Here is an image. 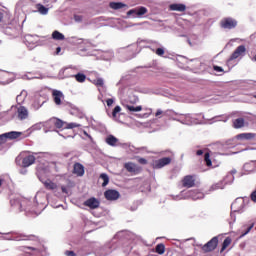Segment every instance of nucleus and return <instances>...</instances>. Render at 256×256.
I'll return each instance as SVG.
<instances>
[{"instance_id":"obj_37","label":"nucleus","mask_w":256,"mask_h":256,"mask_svg":"<svg viewBox=\"0 0 256 256\" xmlns=\"http://www.w3.org/2000/svg\"><path fill=\"white\" fill-rule=\"evenodd\" d=\"M137 162L140 164V165H147V159L145 158H141V157H138L137 159Z\"/></svg>"},{"instance_id":"obj_12","label":"nucleus","mask_w":256,"mask_h":256,"mask_svg":"<svg viewBox=\"0 0 256 256\" xmlns=\"http://www.w3.org/2000/svg\"><path fill=\"white\" fill-rule=\"evenodd\" d=\"M17 118L19 121H25V119L29 118V110H27L25 106H19L17 108Z\"/></svg>"},{"instance_id":"obj_52","label":"nucleus","mask_w":256,"mask_h":256,"mask_svg":"<svg viewBox=\"0 0 256 256\" xmlns=\"http://www.w3.org/2000/svg\"><path fill=\"white\" fill-rule=\"evenodd\" d=\"M252 61L256 62V54L254 55V57L252 58Z\"/></svg>"},{"instance_id":"obj_26","label":"nucleus","mask_w":256,"mask_h":256,"mask_svg":"<svg viewBox=\"0 0 256 256\" xmlns=\"http://www.w3.org/2000/svg\"><path fill=\"white\" fill-rule=\"evenodd\" d=\"M9 21V14L7 12H3L0 10V23H4V25H7Z\"/></svg>"},{"instance_id":"obj_40","label":"nucleus","mask_w":256,"mask_h":256,"mask_svg":"<svg viewBox=\"0 0 256 256\" xmlns=\"http://www.w3.org/2000/svg\"><path fill=\"white\" fill-rule=\"evenodd\" d=\"M23 237H25L24 241H31L33 239H37V236L35 235H29V236H23Z\"/></svg>"},{"instance_id":"obj_3","label":"nucleus","mask_w":256,"mask_h":256,"mask_svg":"<svg viewBox=\"0 0 256 256\" xmlns=\"http://www.w3.org/2000/svg\"><path fill=\"white\" fill-rule=\"evenodd\" d=\"M4 33L10 37H17V35H19V24L15 21L8 23V25L4 27Z\"/></svg>"},{"instance_id":"obj_10","label":"nucleus","mask_w":256,"mask_h":256,"mask_svg":"<svg viewBox=\"0 0 256 256\" xmlns=\"http://www.w3.org/2000/svg\"><path fill=\"white\" fill-rule=\"evenodd\" d=\"M171 164L170 157H164L156 160L153 164L154 169H163V167Z\"/></svg>"},{"instance_id":"obj_48","label":"nucleus","mask_w":256,"mask_h":256,"mask_svg":"<svg viewBox=\"0 0 256 256\" xmlns=\"http://www.w3.org/2000/svg\"><path fill=\"white\" fill-rule=\"evenodd\" d=\"M83 134H84L86 137L91 138V135H89V133H87V131H83Z\"/></svg>"},{"instance_id":"obj_45","label":"nucleus","mask_w":256,"mask_h":256,"mask_svg":"<svg viewBox=\"0 0 256 256\" xmlns=\"http://www.w3.org/2000/svg\"><path fill=\"white\" fill-rule=\"evenodd\" d=\"M196 155H197L198 157H201V155H203V150H197V151H196Z\"/></svg>"},{"instance_id":"obj_16","label":"nucleus","mask_w":256,"mask_h":256,"mask_svg":"<svg viewBox=\"0 0 256 256\" xmlns=\"http://www.w3.org/2000/svg\"><path fill=\"white\" fill-rule=\"evenodd\" d=\"M52 97L55 105H61V99H63V92L59 90H53Z\"/></svg>"},{"instance_id":"obj_17","label":"nucleus","mask_w":256,"mask_h":256,"mask_svg":"<svg viewBox=\"0 0 256 256\" xmlns=\"http://www.w3.org/2000/svg\"><path fill=\"white\" fill-rule=\"evenodd\" d=\"M35 163V156L28 155L22 159V167H31Z\"/></svg>"},{"instance_id":"obj_55","label":"nucleus","mask_w":256,"mask_h":256,"mask_svg":"<svg viewBox=\"0 0 256 256\" xmlns=\"http://www.w3.org/2000/svg\"><path fill=\"white\" fill-rule=\"evenodd\" d=\"M254 98L256 99V95L254 96Z\"/></svg>"},{"instance_id":"obj_36","label":"nucleus","mask_w":256,"mask_h":256,"mask_svg":"<svg viewBox=\"0 0 256 256\" xmlns=\"http://www.w3.org/2000/svg\"><path fill=\"white\" fill-rule=\"evenodd\" d=\"M213 69H214V71H216V73H225V70H223V67L214 65Z\"/></svg>"},{"instance_id":"obj_14","label":"nucleus","mask_w":256,"mask_h":256,"mask_svg":"<svg viewBox=\"0 0 256 256\" xmlns=\"http://www.w3.org/2000/svg\"><path fill=\"white\" fill-rule=\"evenodd\" d=\"M72 173L77 175V177H83L85 175V166L79 162L74 163Z\"/></svg>"},{"instance_id":"obj_39","label":"nucleus","mask_w":256,"mask_h":256,"mask_svg":"<svg viewBox=\"0 0 256 256\" xmlns=\"http://www.w3.org/2000/svg\"><path fill=\"white\" fill-rule=\"evenodd\" d=\"M254 225L251 224L250 226H248V228L246 229V231L242 234V237H245V235H247L248 233L251 232V229H253Z\"/></svg>"},{"instance_id":"obj_44","label":"nucleus","mask_w":256,"mask_h":256,"mask_svg":"<svg viewBox=\"0 0 256 256\" xmlns=\"http://www.w3.org/2000/svg\"><path fill=\"white\" fill-rule=\"evenodd\" d=\"M159 115H163V111H162V110H157V111H156L155 116H156V117H159Z\"/></svg>"},{"instance_id":"obj_29","label":"nucleus","mask_w":256,"mask_h":256,"mask_svg":"<svg viewBox=\"0 0 256 256\" xmlns=\"http://www.w3.org/2000/svg\"><path fill=\"white\" fill-rule=\"evenodd\" d=\"M155 252L158 253V255H163V253H165V244H157L155 247Z\"/></svg>"},{"instance_id":"obj_51","label":"nucleus","mask_w":256,"mask_h":256,"mask_svg":"<svg viewBox=\"0 0 256 256\" xmlns=\"http://www.w3.org/2000/svg\"><path fill=\"white\" fill-rule=\"evenodd\" d=\"M188 44L191 46H193V44L191 43V40H188Z\"/></svg>"},{"instance_id":"obj_19","label":"nucleus","mask_w":256,"mask_h":256,"mask_svg":"<svg viewBox=\"0 0 256 256\" xmlns=\"http://www.w3.org/2000/svg\"><path fill=\"white\" fill-rule=\"evenodd\" d=\"M105 141L110 147H117V145H119V139L113 135H108Z\"/></svg>"},{"instance_id":"obj_47","label":"nucleus","mask_w":256,"mask_h":256,"mask_svg":"<svg viewBox=\"0 0 256 256\" xmlns=\"http://www.w3.org/2000/svg\"><path fill=\"white\" fill-rule=\"evenodd\" d=\"M74 18H75V21H81L82 19L81 16H75Z\"/></svg>"},{"instance_id":"obj_54","label":"nucleus","mask_w":256,"mask_h":256,"mask_svg":"<svg viewBox=\"0 0 256 256\" xmlns=\"http://www.w3.org/2000/svg\"><path fill=\"white\" fill-rule=\"evenodd\" d=\"M141 150H145V147L140 148Z\"/></svg>"},{"instance_id":"obj_46","label":"nucleus","mask_w":256,"mask_h":256,"mask_svg":"<svg viewBox=\"0 0 256 256\" xmlns=\"http://www.w3.org/2000/svg\"><path fill=\"white\" fill-rule=\"evenodd\" d=\"M61 191H62V193H67V187L62 186V187H61Z\"/></svg>"},{"instance_id":"obj_2","label":"nucleus","mask_w":256,"mask_h":256,"mask_svg":"<svg viewBox=\"0 0 256 256\" xmlns=\"http://www.w3.org/2000/svg\"><path fill=\"white\" fill-rule=\"evenodd\" d=\"M23 135V132H17V131H11L8 133H4L0 135V147L1 145H5L7 143V140L13 141V139H19Z\"/></svg>"},{"instance_id":"obj_4","label":"nucleus","mask_w":256,"mask_h":256,"mask_svg":"<svg viewBox=\"0 0 256 256\" xmlns=\"http://www.w3.org/2000/svg\"><path fill=\"white\" fill-rule=\"evenodd\" d=\"M217 245H219V237L214 236L202 246V251H204V253H211V251H215L217 249Z\"/></svg>"},{"instance_id":"obj_7","label":"nucleus","mask_w":256,"mask_h":256,"mask_svg":"<svg viewBox=\"0 0 256 256\" xmlns=\"http://www.w3.org/2000/svg\"><path fill=\"white\" fill-rule=\"evenodd\" d=\"M220 27L222 29H235L237 27V21L232 17L223 18L220 21Z\"/></svg>"},{"instance_id":"obj_28","label":"nucleus","mask_w":256,"mask_h":256,"mask_svg":"<svg viewBox=\"0 0 256 256\" xmlns=\"http://www.w3.org/2000/svg\"><path fill=\"white\" fill-rule=\"evenodd\" d=\"M36 8L39 11V13H41V15H47V13H49V8L45 7L42 4H37Z\"/></svg>"},{"instance_id":"obj_8","label":"nucleus","mask_w":256,"mask_h":256,"mask_svg":"<svg viewBox=\"0 0 256 256\" xmlns=\"http://www.w3.org/2000/svg\"><path fill=\"white\" fill-rule=\"evenodd\" d=\"M148 10L145 8V6L136 7L134 9H131L127 12L128 16L133 15L134 18H141L143 15H147Z\"/></svg>"},{"instance_id":"obj_53","label":"nucleus","mask_w":256,"mask_h":256,"mask_svg":"<svg viewBox=\"0 0 256 256\" xmlns=\"http://www.w3.org/2000/svg\"><path fill=\"white\" fill-rule=\"evenodd\" d=\"M28 249H30L31 251H35V248L33 247H28Z\"/></svg>"},{"instance_id":"obj_27","label":"nucleus","mask_w":256,"mask_h":256,"mask_svg":"<svg viewBox=\"0 0 256 256\" xmlns=\"http://www.w3.org/2000/svg\"><path fill=\"white\" fill-rule=\"evenodd\" d=\"M74 78L78 83H85V81L87 80V76L83 73H77L76 75H74Z\"/></svg>"},{"instance_id":"obj_15","label":"nucleus","mask_w":256,"mask_h":256,"mask_svg":"<svg viewBox=\"0 0 256 256\" xmlns=\"http://www.w3.org/2000/svg\"><path fill=\"white\" fill-rule=\"evenodd\" d=\"M104 197L107 199V201H117V199L120 197V194L117 190H107L104 193Z\"/></svg>"},{"instance_id":"obj_24","label":"nucleus","mask_w":256,"mask_h":256,"mask_svg":"<svg viewBox=\"0 0 256 256\" xmlns=\"http://www.w3.org/2000/svg\"><path fill=\"white\" fill-rule=\"evenodd\" d=\"M52 39H54L55 41H64L65 35L56 30L52 33Z\"/></svg>"},{"instance_id":"obj_18","label":"nucleus","mask_w":256,"mask_h":256,"mask_svg":"<svg viewBox=\"0 0 256 256\" xmlns=\"http://www.w3.org/2000/svg\"><path fill=\"white\" fill-rule=\"evenodd\" d=\"M232 127L234 129H243L245 127V119L244 118H237L232 121Z\"/></svg>"},{"instance_id":"obj_30","label":"nucleus","mask_w":256,"mask_h":256,"mask_svg":"<svg viewBox=\"0 0 256 256\" xmlns=\"http://www.w3.org/2000/svg\"><path fill=\"white\" fill-rule=\"evenodd\" d=\"M204 161L207 167H211L213 165V162L211 161V154L209 152L204 154Z\"/></svg>"},{"instance_id":"obj_1","label":"nucleus","mask_w":256,"mask_h":256,"mask_svg":"<svg viewBox=\"0 0 256 256\" xmlns=\"http://www.w3.org/2000/svg\"><path fill=\"white\" fill-rule=\"evenodd\" d=\"M44 127L49 129V131H55V129H75L77 127H81V124L71 122L67 123L57 117H52L48 121L45 122Z\"/></svg>"},{"instance_id":"obj_25","label":"nucleus","mask_w":256,"mask_h":256,"mask_svg":"<svg viewBox=\"0 0 256 256\" xmlns=\"http://www.w3.org/2000/svg\"><path fill=\"white\" fill-rule=\"evenodd\" d=\"M231 243H233V239H231V237H226L222 243V248L220 250V253H223V251H225V249H227V247H229Z\"/></svg>"},{"instance_id":"obj_32","label":"nucleus","mask_w":256,"mask_h":256,"mask_svg":"<svg viewBox=\"0 0 256 256\" xmlns=\"http://www.w3.org/2000/svg\"><path fill=\"white\" fill-rule=\"evenodd\" d=\"M237 137H238V139H252L253 134H251V133H242V134H239Z\"/></svg>"},{"instance_id":"obj_21","label":"nucleus","mask_w":256,"mask_h":256,"mask_svg":"<svg viewBox=\"0 0 256 256\" xmlns=\"http://www.w3.org/2000/svg\"><path fill=\"white\" fill-rule=\"evenodd\" d=\"M109 7L110 9H114V11H117L119 9H123L124 7H127V4L123 2H110Z\"/></svg>"},{"instance_id":"obj_35","label":"nucleus","mask_w":256,"mask_h":256,"mask_svg":"<svg viewBox=\"0 0 256 256\" xmlns=\"http://www.w3.org/2000/svg\"><path fill=\"white\" fill-rule=\"evenodd\" d=\"M156 55H158L159 57H163V55H165V49L163 48H158L155 51Z\"/></svg>"},{"instance_id":"obj_31","label":"nucleus","mask_w":256,"mask_h":256,"mask_svg":"<svg viewBox=\"0 0 256 256\" xmlns=\"http://www.w3.org/2000/svg\"><path fill=\"white\" fill-rule=\"evenodd\" d=\"M100 179H102L103 183H102V187H107V185H109V176L105 173H102L100 175Z\"/></svg>"},{"instance_id":"obj_49","label":"nucleus","mask_w":256,"mask_h":256,"mask_svg":"<svg viewBox=\"0 0 256 256\" xmlns=\"http://www.w3.org/2000/svg\"><path fill=\"white\" fill-rule=\"evenodd\" d=\"M56 51H57V53H60V52H61V47H58V48L56 49Z\"/></svg>"},{"instance_id":"obj_9","label":"nucleus","mask_w":256,"mask_h":256,"mask_svg":"<svg viewBox=\"0 0 256 256\" xmlns=\"http://www.w3.org/2000/svg\"><path fill=\"white\" fill-rule=\"evenodd\" d=\"M245 53H247V48H245V45L238 46L230 56V61H234V59H239V57H243Z\"/></svg>"},{"instance_id":"obj_23","label":"nucleus","mask_w":256,"mask_h":256,"mask_svg":"<svg viewBox=\"0 0 256 256\" xmlns=\"http://www.w3.org/2000/svg\"><path fill=\"white\" fill-rule=\"evenodd\" d=\"M125 109H127V111H130V113H138L139 111H143V106H131L129 104H127L125 106Z\"/></svg>"},{"instance_id":"obj_34","label":"nucleus","mask_w":256,"mask_h":256,"mask_svg":"<svg viewBox=\"0 0 256 256\" xmlns=\"http://www.w3.org/2000/svg\"><path fill=\"white\" fill-rule=\"evenodd\" d=\"M117 113H121V106H116V107L113 109L112 117H117Z\"/></svg>"},{"instance_id":"obj_50","label":"nucleus","mask_w":256,"mask_h":256,"mask_svg":"<svg viewBox=\"0 0 256 256\" xmlns=\"http://www.w3.org/2000/svg\"><path fill=\"white\" fill-rule=\"evenodd\" d=\"M5 180H3V179H0V187H1V185H3V182H4Z\"/></svg>"},{"instance_id":"obj_6","label":"nucleus","mask_w":256,"mask_h":256,"mask_svg":"<svg viewBox=\"0 0 256 256\" xmlns=\"http://www.w3.org/2000/svg\"><path fill=\"white\" fill-rule=\"evenodd\" d=\"M25 203V198L21 196H16L10 200V205L14 211L21 213L23 211V204Z\"/></svg>"},{"instance_id":"obj_33","label":"nucleus","mask_w":256,"mask_h":256,"mask_svg":"<svg viewBox=\"0 0 256 256\" xmlns=\"http://www.w3.org/2000/svg\"><path fill=\"white\" fill-rule=\"evenodd\" d=\"M93 84L96 85V87H103L105 83L103 81V78H97L93 81Z\"/></svg>"},{"instance_id":"obj_22","label":"nucleus","mask_w":256,"mask_h":256,"mask_svg":"<svg viewBox=\"0 0 256 256\" xmlns=\"http://www.w3.org/2000/svg\"><path fill=\"white\" fill-rule=\"evenodd\" d=\"M43 185L45 189H47L48 191H55V189H57V185L50 179H47L46 181H44Z\"/></svg>"},{"instance_id":"obj_38","label":"nucleus","mask_w":256,"mask_h":256,"mask_svg":"<svg viewBox=\"0 0 256 256\" xmlns=\"http://www.w3.org/2000/svg\"><path fill=\"white\" fill-rule=\"evenodd\" d=\"M33 36H31V35H27L26 37H25V41H27V43H30V44H32V45H35V42H33Z\"/></svg>"},{"instance_id":"obj_42","label":"nucleus","mask_w":256,"mask_h":256,"mask_svg":"<svg viewBox=\"0 0 256 256\" xmlns=\"http://www.w3.org/2000/svg\"><path fill=\"white\" fill-rule=\"evenodd\" d=\"M65 255L66 256H77V254L71 250H66L65 251Z\"/></svg>"},{"instance_id":"obj_41","label":"nucleus","mask_w":256,"mask_h":256,"mask_svg":"<svg viewBox=\"0 0 256 256\" xmlns=\"http://www.w3.org/2000/svg\"><path fill=\"white\" fill-rule=\"evenodd\" d=\"M250 199H251V201H253V203H256V190H254V191L251 193Z\"/></svg>"},{"instance_id":"obj_43","label":"nucleus","mask_w":256,"mask_h":256,"mask_svg":"<svg viewBox=\"0 0 256 256\" xmlns=\"http://www.w3.org/2000/svg\"><path fill=\"white\" fill-rule=\"evenodd\" d=\"M107 106L111 107V105H113V103H115V100H113V98H109L106 100Z\"/></svg>"},{"instance_id":"obj_20","label":"nucleus","mask_w":256,"mask_h":256,"mask_svg":"<svg viewBox=\"0 0 256 256\" xmlns=\"http://www.w3.org/2000/svg\"><path fill=\"white\" fill-rule=\"evenodd\" d=\"M169 9L170 11H180L183 13V11H186L187 6H185V4H171Z\"/></svg>"},{"instance_id":"obj_5","label":"nucleus","mask_w":256,"mask_h":256,"mask_svg":"<svg viewBox=\"0 0 256 256\" xmlns=\"http://www.w3.org/2000/svg\"><path fill=\"white\" fill-rule=\"evenodd\" d=\"M182 187L186 189H191L197 185V176L196 175H186L181 180Z\"/></svg>"},{"instance_id":"obj_13","label":"nucleus","mask_w":256,"mask_h":256,"mask_svg":"<svg viewBox=\"0 0 256 256\" xmlns=\"http://www.w3.org/2000/svg\"><path fill=\"white\" fill-rule=\"evenodd\" d=\"M99 205H101V202L95 197H91L84 202V206L89 207V209H99Z\"/></svg>"},{"instance_id":"obj_11","label":"nucleus","mask_w":256,"mask_h":256,"mask_svg":"<svg viewBox=\"0 0 256 256\" xmlns=\"http://www.w3.org/2000/svg\"><path fill=\"white\" fill-rule=\"evenodd\" d=\"M124 169L128 171V173H133L134 175H139L141 171V167L137 166V164L133 162H127L124 164Z\"/></svg>"}]
</instances>
